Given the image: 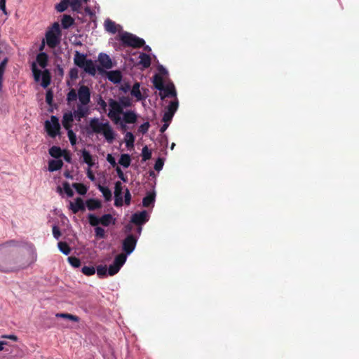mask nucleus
<instances>
[{"label":"nucleus","mask_w":359,"mask_h":359,"mask_svg":"<svg viewBox=\"0 0 359 359\" xmlns=\"http://www.w3.org/2000/svg\"><path fill=\"white\" fill-rule=\"evenodd\" d=\"M18 242L14 240L0 244V271L11 273L18 271L29 266L31 262L24 261L22 257L15 253Z\"/></svg>","instance_id":"nucleus-1"},{"label":"nucleus","mask_w":359,"mask_h":359,"mask_svg":"<svg viewBox=\"0 0 359 359\" xmlns=\"http://www.w3.org/2000/svg\"><path fill=\"white\" fill-rule=\"evenodd\" d=\"M158 69V72L153 76V84L156 90H175L167 69L163 66H160Z\"/></svg>","instance_id":"nucleus-2"},{"label":"nucleus","mask_w":359,"mask_h":359,"mask_svg":"<svg viewBox=\"0 0 359 359\" xmlns=\"http://www.w3.org/2000/svg\"><path fill=\"white\" fill-rule=\"evenodd\" d=\"M90 126L96 133H102L107 142L112 143L115 139V133L109 122L101 123L97 118H93L90 121Z\"/></svg>","instance_id":"nucleus-3"},{"label":"nucleus","mask_w":359,"mask_h":359,"mask_svg":"<svg viewBox=\"0 0 359 359\" xmlns=\"http://www.w3.org/2000/svg\"><path fill=\"white\" fill-rule=\"evenodd\" d=\"M46 41L50 48L57 47L61 41L62 31L58 22H54L46 32Z\"/></svg>","instance_id":"nucleus-4"},{"label":"nucleus","mask_w":359,"mask_h":359,"mask_svg":"<svg viewBox=\"0 0 359 359\" xmlns=\"http://www.w3.org/2000/svg\"><path fill=\"white\" fill-rule=\"evenodd\" d=\"M120 40L126 47L139 48L145 44V41L143 39L128 32L123 33L120 36Z\"/></svg>","instance_id":"nucleus-5"},{"label":"nucleus","mask_w":359,"mask_h":359,"mask_svg":"<svg viewBox=\"0 0 359 359\" xmlns=\"http://www.w3.org/2000/svg\"><path fill=\"white\" fill-rule=\"evenodd\" d=\"M88 222L90 226H96L102 224L104 226H109L110 224H114L116 219L111 214H104L102 217H98L93 214L88 215Z\"/></svg>","instance_id":"nucleus-6"},{"label":"nucleus","mask_w":359,"mask_h":359,"mask_svg":"<svg viewBox=\"0 0 359 359\" xmlns=\"http://www.w3.org/2000/svg\"><path fill=\"white\" fill-rule=\"evenodd\" d=\"M32 69L35 81L39 83L42 87L46 88L50 83L51 77L49 71L47 69L39 70L35 63L32 64Z\"/></svg>","instance_id":"nucleus-7"},{"label":"nucleus","mask_w":359,"mask_h":359,"mask_svg":"<svg viewBox=\"0 0 359 359\" xmlns=\"http://www.w3.org/2000/svg\"><path fill=\"white\" fill-rule=\"evenodd\" d=\"M159 96L161 100L168 102V99H170L167 111L173 114L177 110L179 102L177 97V91H159Z\"/></svg>","instance_id":"nucleus-8"},{"label":"nucleus","mask_w":359,"mask_h":359,"mask_svg":"<svg viewBox=\"0 0 359 359\" xmlns=\"http://www.w3.org/2000/svg\"><path fill=\"white\" fill-rule=\"evenodd\" d=\"M109 111L108 113L109 118L114 122V123H118L121 115L123 112V109L121 107V104L118 101L109 99Z\"/></svg>","instance_id":"nucleus-9"},{"label":"nucleus","mask_w":359,"mask_h":359,"mask_svg":"<svg viewBox=\"0 0 359 359\" xmlns=\"http://www.w3.org/2000/svg\"><path fill=\"white\" fill-rule=\"evenodd\" d=\"M50 121H46L44 126L48 135L51 137H55L60 132V126L58 118L55 116H52Z\"/></svg>","instance_id":"nucleus-10"},{"label":"nucleus","mask_w":359,"mask_h":359,"mask_svg":"<svg viewBox=\"0 0 359 359\" xmlns=\"http://www.w3.org/2000/svg\"><path fill=\"white\" fill-rule=\"evenodd\" d=\"M126 261V255L123 253H121L116 256L113 263L109 265L108 269V274L109 276H114L116 274L122 266L125 264Z\"/></svg>","instance_id":"nucleus-11"},{"label":"nucleus","mask_w":359,"mask_h":359,"mask_svg":"<svg viewBox=\"0 0 359 359\" xmlns=\"http://www.w3.org/2000/svg\"><path fill=\"white\" fill-rule=\"evenodd\" d=\"M137 238L133 234H128L122 242V250L124 255H128L135 250Z\"/></svg>","instance_id":"nucleus-12"},{"label":"nucleus","mask_w":359,"mask_h":359,"mask_svg":"<svg viewBox=\"0 0 359 359\" xmlns=\"http://www.w3.org/2000/svg\"><path fill=\"white\" fill-rule=\"evenodd\" d=\"M149 220V215L146 210L135 212L132 215L130 222L137 226L145 224Z\"/></svg>","instance_id":"nucleus-13"},{"label":"nucleus","mask_w":359,"mask_h":359,"mask_svg":"<svg viewBox=\"0 0 359 359\" xmlns=\"http://www.w3.org/2000/svg\"><path fill=\"white\" fill-rule=\"evenodd\" d=\"M123 187L121 182L118 181L115 183L114 187V205L116 207H121L123 205V199L122 197Z\"/></svg>","instance_id":"nucleus-14"},{"label":"nucleus","mask_w":359,"mask_h":359,"mask_svg":"<svg viewBox=\"0 0 359 359\" xmlns=\"http://www.w3.org/2000/svg\"><path fill=\"white\" fill-rule=\"evenodd\" d=\"M69 209L74 214L77 213L79 211H85L86 208L83 199L80 197H78L75 199L74 202L70 201Z\"/></svg>","instance_id":"nucleus-15"},{"label":"nucleus","mask_w":359,"mask_h":359,"mask_svg":"<svg viewBox=\"0 0 359 359\" xmlns=\"http://www.w3.org/2000/svg\"><path fill=\"white\" fill-rule=\"evenodd\" d=\"M83 69L84 72L88 74L90 76H95L96 74L97 70L102 71V69L100 67H96L93 61L92 60H88L83 67H81Z\"/></svg>","instance_id":"nucleus-16"},{"label":"nucleus","mask_w":359,"mask_h":359,"mask_svg":"<svg viewBox=\"0 0 359 359\" xmlns=\"http://www.w3.org/2000/svg\"><path fill=\"white\" fill-rule=\"evenodd\" d=\"M98 62L100 65L105 69H111L113 66L111 58L105 53H102L99 54Z\"/></svg>","instance_id":"nucleus-17"},{"label":"nucleus","mask_w":359,"mask_h":359,"mask_svg":"<svg viewBox=\"0 0 359 359\" xmlns=\"http://www.w3.org/2000/svg\"><path fill=\"white\" fill-rule=\"evenodd\" d=\"M123 118L122 121H124L126 123L132 124L135 123L137 120V114L131 110L123 111Z\"/></svg>","instance_id":"nucleus-18"},{"label":"nucleus","mask_w":359,"mask_h":359,"mask_svg":"<svg viewBox=\"0 0 359 359\" xmlns=\"http://www.w3.org/2000/svg\"><path fill=\"white\" fill-rule=\"evenodd\" d=\"M107 75L108 79L114 83H118L122 79V74L119 70L109 71Z\"/></svg>","instance_id":"nucleus-19"},{"label":"nucleus","mask_w":359,"mask_h":359,"mask_svg":"<svg viewBox=\"0 0 359 359\" xmlns=\"http://www.w3.org/2000/svg\"><path fill=\"white\" fill-rule=\"evenodd\" d=\"M88 59H86V55L79 53V51H76L74 57V64L81 68L85 65V62L88 61Z\"/></svg>","instance_id":"nucleus-20"},{"label":"nucleus","mask_w":359,"mask_h":359,"mask_svg":"<svg viewBox=\"0 0 359 359\" xmlns=\"http://www.w3.org/2000/svg\"><path fill=\"white\" fill-rule=\"evenodd\" d=\"M156 194L154 191L148 192L147 196L142 199V205L145 208H148L153 205L155 202Z\"/></svg>","instance_id":"nucleus-21"},{"label":"nucleus","mask_w":359,"mask_h":359,"mask_svg":"<svg viewBox=\"0 0 359 359\" xmlns=\"http://www.w3.org/2000/svg\"><path fill=\"white\" fill-rule=\"evenodd\" d=\"M74 121L73 114L72 112L65 113L62 118V125L66 130H69L72 127V122Z\"/></svg>","instance_id":"nucleus-22"},{"label":"nucleus","mask_w":359,"mask_h":359,"mask_svg":"<svg viewBox=\"0 0 359 359\" xmlns=\"http://www.w3.org/2000/svg\"><path fill=\"white\" fill-rule=\"evenodd\" d=\"M86 205L88 209L90 211L100 209L102 207V203L100 201L94 198H90L86 201Z\"/></svg>","instance_id":"nucleus-23"},{"label":"nucleus","mask_w":359,"mask_h":359,"mask_svg":"<svg viewBox=\"0 0 359 359\" xmlns=\"http://www.w3.org/2000/svg\"><path fill=\"white\" fill-rule=\"evenodd\" d=\"M139 59V64L142 65L144 68H148L150 67L151 60V57L148 54L144 53H140Z\"/></svg>","instance_id":"nucleus-24"},{"label":"nucleus","mask_w":359,"mask_h":359,"mask_svg":"<svg viewBox=\"0 0 359 359\" xmlns=\"http://www.w3.org/2000/svg\"><path fill=\"white\" fill-rule=\"evenodd\" d=\"M88 111V109L85 105L79 104L77 106V109L74 111V114L75 117L78 118V120L80 121V119L83 117H84Z\"/></svg>","instance_id":"nucleus-25"},{"label":"nucleus","mask_w":359,"mask_h":359,"mask_svg":"<svg viewBox=\"0 0 359 359\" xmlns=\"http://www.w3.org/2000/svg\"><path fill=\"white\" fill-rule=\"evenodd\" d=\"M79 100L82 105H86L90 102V91H78Z\"/></svg>","instance_id":"nucleus-26"},{"label":"nucleus","mask_w":359,"mask_h":359,"mask_svg":"<svg viewBox=\"0 0 359 359\" xmlns=\"http://www.w3.org/2000/svg\"><path fill=\"white\" fill-rule=\"evenodd\" d=\"M62 165V160H50L48 162V170L50 172L56 171L61 169Z\"/></svg>","instance_id":"nucleus-27"},{"label":"nucleus","mask_w":359,"mask_h":359,"mask_svg":"<svg viewBox=\"0 0 359 359\" xmlns=\"http://www.w3.org/2000/svg\"><path fill=\"white\" fill-rule=\"evenodd\" d=\"M62 27L68 29L74 24V19L69 15H64L61 20Z\"/></svg>","instance_id":"nucleus-28"},{"label":"nucleus","mask_w":359,"mask_h":359,"mask_svg":"<svg viewBox=\"0 0 359 359\" xmlns=\"http://www.w3.org/2000/svg\"><path fill=\"white\" fill-rule=\"evenodd\" d=\"M46 102L49 105L48 111L53 112V109L57 108V105L53 103V91H46Z\"/></svg>","instance_id":"nucleus-29"},{"label":"nucleus","mask_w":359,"mask_h":359,"mask_svg":"<svg viewBox=\"0 0 359 359\" xmlns=\"http://www.w3.org/2000/svg\"><path fill=\"white\" fill-rule=\"evenodd\" d=\"M97 189L100 192H102L106 201H109L111 200L112 194L111 190L107 187H104L99 184L97 186Z\"/></svg>","instance_id":"nucleus-30"},{"label":"nucleus","mask_w":359,"mask_h":359,"mask_svg":"<svg viewBox=\"0 0 359 359\" xmlns=\"http://www.w3.org/2000/svg\"><path fill=\"white\" fill-rule=\"evenodd\" d=\"M104 28L107 32L111 34H115L117 32L116 23L110 19H107L104 21Z\"/></svg>","instance_id":"nucleus-31"},{"label":"nucleus","mask_w":359,"mask_h":359,"mask_svg":"<svg viewBox=\"0 0 359 359\" xmlns=\"http://www.w3.org/2000/svg\"><path fill=\"white\" fill-rule=\"evenodd\" d=\"M36 61L42 68H45L48 63V55L46 53H40L36 56Z\"/></svg>","instance_id":"nucleus-32"},{"label":"nucleus","mask_w":359,"mask_h":359,"mask_svg":"<svg viewBox=\"0 0 359 359\" xmlns=\"http://www.w3.org/2000/svg\"><path fill=\"white\" fill-rule=\"evenodd\" d=\"M82 157L83 162L86 163L90 168L94 165L92 156L90 155V152L85 149L82 150Z\"/></svg>","instance_id":"nucleus-33"},{"label":"nucleus","mask_w":359,"mask_h":359,"mask_svg":"<svg viewBox=\"0 0 359 359\" xmlns=\"http://www.w3.org/2000/svg\"><path fill=\"white\" fill-rule=\"evenodd\" d=\"M2 53V51L0 50V55ZM8 58L7 57H5L0 62V90L1 89V83H2V78L3 75L4 74L6 67L8 64Z\"/></svg>","instance_id":"nucleus-34"},{"label":"nucleus","mask_w":359,"mask_h":359,"mask_svg":"<svg viewBox=\"0 0 359 359\" xmlns=\"http://www.w3.org/2000/svg\"><path fill=\"white\" fill-rule=\"evenodd\" d=\"M49 154L51 156L58 158L62 156L63 151L59 147L53 146L49 149Z\"/></svg>","instance_id":"nucleus-35"},{"label":"nucleus","mask_w":359,"mask_h":359,"mask_svg":"<svg viewBox=\"0 0 359 359\" xmlns=\"http://www.w3.org/2000/svg\"><path fill=\"white\" fill-rule=\"evenodd\" d=\"M131 158L129 154H121L118 161L119 164L123 165L124 168H128L130 165Z\"/></svg>","instance_id":"nucleus-36"},{"label":"nucleus","mask_w":359,"mask_h":359,"mask_svg":"<svg viewBox=\"0 0 359 359\" xmlns=\"http://www.w3.org/2000/svg\"><path fill=\"white\" fill-rule=\"evenodd\" d=\"M135 137L130 132H127L125 135V142L128 148H133L134 147Z\"/></svg>","instance_id":"nucleus-37"},{"label":"nucleus","mask_w":359,"mask_h":359,"mask_svg":"<svg viewBox=\"0 0 359 359\" xmlns=\"http://www.w3.org/2000/svg\"><path fill=\"white\" fill-rule=\"evenodd\" d=\"M72 187L80 195H85L88 191L87 187L82 183H73Z\"/></svg>","instance_id":"nucleus-38"},{"label":"nucleus","mask_w":359,"mask_h":359,"mask_svg":"<svg viewBox=\"0 0 359 359\" xmlns=\"http://www.w3.org/2000/svg\"><path fill=\"white\" fill-rule=\"evenodd\" d=\"M69 6L73 11L80 12L81 9V0H69Z\"/></svg>","instance_id":"nucleus-39"},{"label":"nucleus","mask_w":359,"mask_h":359,"mask_svg":"<svg viewBox=\"0 0 359 359\" xmlns=\"http://www.w3.org/2000/svg\"><path fill=\"white\" fill-rule=\"evenodd\" d=\"M59 250L65 255H67L71 252V248L66 242L60 241L57 244Z\"/></svg>","instance_id":"nucleus-40"},{"label":"nucleus","mask_w":359,"mask_h":359,"mask_svg":"<svg viewBox=\"0 0 359 359\" xmlns=\"http://www.w3.org/2000/svg\"><path fill=\"white\" fill-rule=\"evenodd\" d=\"M69 0H61V1L55 6L57 12L62 13L67 10L69 5Z\"/></svg>","instance_id":"nucleus-41"},{"label":"nucleus","mask_w":359,"mask_h":359,"mask_svg":"<svg viewBox=\"0 0 359 359\" xmlns=\"http://www.w3.org/2000/svg\"><path fill=\"white\" fill-rule=\"evenodd\" d=\"M94 227L95 235L97 238L103 239L106 238L105 230L102 227L98 226V225Z\"/></svg>","instance_id":"nucleus-42"},{"label":"nucleus","mask_w":359,"mask_h":359,"mask_svg":"<svg viewBox=\"0 0 359 359\" xmlns=\"http://www.w3.org/2000/svg\"><path fill=\"white\" fill-rule=\"evenodd\" d=\"M56 316L59 317V318H66V319H68V320H72L74 322H79V318L78 316L70 314V313H57Z\"/></svg>","instance_id":"nucleus-43"},{"label":"nucleus","mask_w":359,"mask_h":359,"mask_svg":"<svg viewBox=\"0 0 359 359\" xmlns=\"http://www.w3.org/2000/svg\"><path fill=\"white\" fill-rule=\"evenodd\" d=\"M151 157V151L147 146L144 147L142 150V158L143 161L149 160Z\"/></svg>","instance_id":"nucleus-44"},{"label":"nucleus","mask_w":359,"mask_h":359,"mask_svg":"<svg viewBox=\"0 0 359 359\" xmlns=\"http://www.w3.org/2000/svg\"><path fill=\"white\" fill-rule=\"evenodd\" d=\"M81 272L86 275V276H92L93 274H95V269L94 266H84L82 269H81Z\"/></svg>","instance_id":"nucleus-45"},{"label":"nucleus","mask_w":359,"mask_h":359,"mask_svg":"<svg viewBox=\"0 0 359 359\" xmlns=\"http://www.w3.org/2000/svg\"><path fill=\"white\" fill-rule=\"evenodd\" d=\"M118 102L120 103L121 107L123 109L124 107H128L131 106V100L128 97H122L119 99Z\"/></svg>","instance_id":"nucleus-46"},{"label":"nucleus","mask_w":359,"mask_h":359,"mask_svg":"<svg viewBox=\"0 0 359 359\" xmlns=\"http://www.w3.org/2000/svg\"><path fill=\"white\" fill-rule=\"evenodd\" d=\"M67 259L69 263L74 268H78L81 266V261L76 257L71 256L69 257Z\"/></svg>","instance_id":"nucleus-47"},{"label":"nucleus","mask_w":359,"mask_h":359,"mask_svg":"<svg viewBox=\"0 0 359 359\" xmlns=\"http://www.w3.org/2000/svg\"><path fill=\"white\" fill-rule=\"evenodd\" d=\"M62 187H63L64 191L65 192V194L67 195L68 197H72L74 196V191L72 189L69 182H64L62 183Z\"/></svg>","instance_id":"nucleus-48"},{"label":"nucleus","mask_w":359,"mask_h":359,"mask_svg":"<svg viewBox=\"0 0 359 359\" xmlns=\"http://www.w3.org/2000/svg\"><path fill=\"white\" fill-rule=\"evenodd\" d=\"M7 110L8 107L6 104V97L4 96L2 91H0V111H6Z\"/></svg>","instance_id":"nucleus-49"},{"label":"nucleus","mask_w":359,"mask_h":359,"mask_svg":"<svg viewBox=\"0 0 359 359\" xmlns=\"http://www.w3.org/2000/svg\"><path fill=\"white\" fill-rule=\"evenodd\" d=\"M107 273H108V270L106 266L100 265L97 267V274L100 278L106 276Z\"/></svg>","instance_id":"nucleus-50"},{"label":"nucleus","mask_w":359,"mask_h":359,"mask_svg":"<svg viewBox=\"0 0 359 359\" xmlns=\"http://www.w3.org/2000/svg\"><path fill=\"white\" fill-rule=\"evenodd\" d=\"M67 136L72 145H74L76 142V136L72 129L67 130Z\"/></svg>","instance_id":"nucleus-51"},{"label":"nucleus","mask_w":359,"mask_h":359,"mask_svg":"<svg viewBox=\"0 0 359 359\" xmlns=\"http://www.w3.org/2000/svg\"><path fill=\"white\" fill-rule=\"evenodd\" d=\"M130 202H131V194H130L128 189L126 188L125 190L123 203H125L126 205H129L130 204Z\"/></svg>","instance_id":"nucleus-52"},{"label":"nucleus","mask_w":359,"mask_h":359,"mask_svg":"<svg viewBox=\"0 0 359 359\" xmlns=\"http://www.w3.org/2000/svg\"><path fill=\"white\" fill-rule=\"evenodd\" d=\"M131 95L135 97L137 100H142L144 97L147 96L146 95V91H130Z\"/></svg>","instance_id":"nucleus-53"},{"label":"nucleus","mask_w":359,"mask_h":359,"mask_svg":"<svg viewBox=\"0 0 359 359\" xmlns=\"http://www.w3.org/2000/svg\"><path fill=\"white\" fill-rule=\"evenodd\" d=\"M175 114L172 113V112H170V111H166L163 116V118H162V121L164 122V123H168L170 122L173 116H174Z\"/></svg>","instance_id":"nucleus-54"},{"label":"nucleus","mask_w":359,"mask_h":359,"mask_svg":"<svg viewBox=\"0 0 359 359\" xmlns=\"http://www.w3.org/2000/svg\"><path fill=\"white\" fill-rule=\"evenodd\" d=\"M79 71L76 68H72L69 72V76L72 81H74L78 78Z\"/></svg>","instance_id":"nucleus-55"},{"label":"nucleus","mask_w":359,"mask_h":359,"mask_svg":"<svg viewBox=\"0 0 359 359\" xmlns=\"http://www.w3.org/2000/svg\"><path fill=\"white\" fill-rule=\"evenodd\" d=\"M150 124L149 122H145L142 123L138 128V130L140 133L142 134H145L147 133L149 128Z\"/></svg>","instance_id":"nucleus-56"},{"label":"nucleus","mask_w":359,"mask_h":359,"mask_svg":"<svg viewBox=\"0 0 359 359\" xmlns=\"http://www.w3.org/2000/svg\"><path fill=\"white\" fill-rule=\"evenodd\" d=\"M163 161L162 158H158L155 164H154V169L156 170V171H160L162 170L163 168Z\"/></svg>","instance_id":"nucleus-57"},{"label":"nucleus","mask_w":359,"mask_h":359,"mask_svg":"<svg viewBox=\"0 0 359 359\" xmlns=\"http://www.w3.org/2000/svg\"><path fill=\"white\" fill-rule=\"evenodd\" d=\"M115 125L119 126V128L122 132H126L128 130L127 123L122 121L121 117L120 118L118 123H114Z\"/></svg>","instance_id":"nucleus-58"},{"label":"nucleus","mask_w":359,"mask_h":359,"mask_svg":"<svg viewBox=\"0 0 359 359\" xmlns=\"http://www.w3.org/2000/svg\"><path fill=\"white\" fill-rule=\"evenodd\" d=\"M53 235L56 239H59V238L61 236V231L58 226H53Z\"/></svg>","instance_id":"nucleus-59"},{"label":"nucleus","mask_w":359,"mask_h":359,"mask_svg":"<svg viewBox=\"0 0 359 359\" xmlns=\"http://www.w3.org/2000/svg\"><path fill=\"white\" fill-rule=\"evenodd\" d=\"M78 91H69L67 99L69 101L76 100L78 96Z\"/></svg>","instance_id":"nucleus-60"},{"label":"nucleus","mask_w":359,"mask_h":359,"mask_svg":"<svg viewBox=\"0 0 359 359\" xmlns=\"http://www.w3.org/2000/svg\"><path fill=\"white\" fill-rule=\"evenodd\" d=\"M116 170L118 177L123 182H126L127 177H125V175H124L123 172L121 170V169L119 167H116Z\"/></svg>","instance_id":"nucleus-61"},{"label":"nucleus","mask_w":359,"mask_h":359,"mask_svg":"<svg viewBox=\"0 0 359 359\" xmlns=\"http://www.w3.org/2000/svg\"><path fill=\"white\" fill-rule=\"evenodd\" d=\"M107 161L113 166L115 167L116 165V162L115 158L112 156L111 154H108L107 156Z\"/></svg>","instance_id":"nucleus-62"},{"label":"nucleus","mask_w":359,"mask_h":359,"mask_svg":"<svg viewBox=\"0 0 359 359\" xmlns=\"http://www.w3.org/2000/svg\"><path fill=\"white\" fill-rule=\"evenodd\" d=\"M87 176L91 181H94L95 180V175L90 168L88 169Z\"/></svg>","instance_id":"nucleus-63"},{"label":"nucleus","mask_w":359,"mask_h":359,"mask_svg":"<svg viewBox=\"0 0 359 359\" xmlns=\"http://www.w3.org/2000/svg\"><path fill=\"white\" fill-rule=\"evenodd\" d=\"M63 153H65L64 154H62V156H63L65 160L67 162L70 163L72 161V157H71L70 154L67 153L65 151H63Z\"/></svg>","instance_id":"nucleus-64"}]
</instances>
